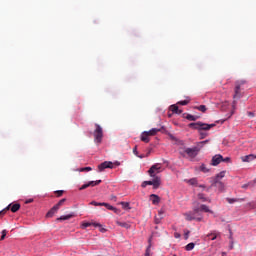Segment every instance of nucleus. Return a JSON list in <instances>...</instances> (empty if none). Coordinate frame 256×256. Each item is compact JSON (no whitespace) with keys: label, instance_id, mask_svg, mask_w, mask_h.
I'll return each instance as SVG.
<instances>
[{"label":"nucleus","instance_id":"19","mask_svg":"<svg viewBox=\"0 0 256 256\" xmlns=\"http://www.w3.org/2000/svg\"><path fill=\"white\" fill-rule=\"evenodd\" d=\"M116 224H118L119 227H123L124 229L131 228V224H129V222L116 221Z\"/></svg>","mask_w":256,"mask_h":256},{"label":"nucleus","instance_id":"53","mask_svg":"<svg viewBox=\"0 0 256 256\" xmlns=\"http://www.w3.org/2000/svg\"><path fill=\"white\" fill-rule=\"evenodd\" d=\"M254 158L256 159V155H254Z\"/></svg>","mask_w":256,"mask_h":256},{"label":"nucleus","instance_id":"5","mask_svg":"<svg viewBox=\"0 0 256 256\" xmlns=\"http://www.w3.org/2000/svg\"><path fill=\"white\" fill-rule=\"evenodd\" d=\"M185 215L186 221H203V216L195 212V208L192 212H188Z\"/></svg>","mask_w":256,"mask_h":256},{"label":"nucleus","instance_id":"27","mask_svg":"<svg viewBox=\"0 0 256 256\" xmlns=\"http://www.w3.org/2000/svg\"><path fill=\"white\" fill-rule=\"evenodd\" d=\"M225 173V171L218 173L214 179H217V181H219V179H223V177H225Z\"/></svg>","mask_w":256,"mask_h":256},{"label":"nucleus","instance_id":"16","mask_svg":"<svg viewBox=\"0 0 256 256\" xmlns=\"http://www.w3.org/2000/svg\"><path fill=\"white\" fill-rule=\"evenodd\" d=\"M170 111H172V113H176L177 115H181V113H183L182 110H179L178 105H171L170 106Z\"/></svg>","mask_w":256,"mask_h":256},{"label":"nucleus","instance_id":"29","mask_svg":"<svg viewBox=\"0 0 256 256\" xmlns=\"http://www.w3.org/2000/svg\"><path fill=\"white\" fill-rule=\"evenodd\" d=\"M198 199H199L200 201H203V203H205L206 201H208V199L205 197V194H202V193L198 194Z\"/></svg>","mask_w":256,"mask_h":256},{"label":"nucleus","instance_id":"44","mask_svg":"<svg viewBox=\"0 0 256 256\" xmlns=\"http://www.w3.org/2000/svg\"><path fill=\"white\" fill-rule=\"evenodd\" d=\"M174 237L175 239H180L181 238V234H179L178 232L174 233Z\"/></svg>","mask_w":256,"mask_h":256},{"label":"nucleus","instance_id":"18","mask_svg":"<svg viewBox=\"0 0 256 256\" xmlns=\"http://www.w3.org/2000/svg\"><path fill=\"white\" fill-rule=\"evenodd\" d=\"M159 131H161V129H159V128H152L150 131H146V133L148 134L149 137H154V135L159 133Z\"/></svg>","mask_w":256,"mask_h":256},{"label":"nucleus","instance_id":"25","mask_svg":"<svg viewBox=\"0 0 256 256\" xmlns=\"http://www.w3.org/2000/svg\"><path fill=\"white\" fill-rule=\"evenodd\" d=\"M185 249H186L187 251H193V249H195V243L191 242V243L187 244V245L185 246Z\"/></svg>","mask_w":256,"mask_h":256},{"label":"nucleus","instance_id":"40","mask_svg":"<svg viewBox=\"0 0 256 256\" xmlns=\"http://www.w3.org/2000/svg\"><path fill=\"white\" fill-rule=\"evenodd\" d=\"M80 171L81 172H83V171H93V168H91V167H84V168H81Z\"/></svg>","mask_w":256,"mask_h":256},{"label":"nucleus","instance_id":"13","mask_svg":"<svg viewBox=\"0 0 256 256\" xmlns=\"http://www.w3.org/2000/svg\"><path fill=\"white\" fill-rule=\"evenodd\" d=\"M212 187H217L219 191H223L225 189V184L220 180L214 179L212 183Z\"/></svg>","mask_w":256,"mask_h":256},{"label":"nucleus","instance_id":"33","mask_svg":"<svg viewBox=\"0 0 256 256\" xmlns=\"http://www.w3.org/2000/svg\"><path fill=\"white\" fill-rule=\"evenodd\" d=\"M90 205H94L95 207H103V203H98V202H95V201H92L90 203Z\"/></svg>","mask_w":256,"mask_h":256},{"label":"nucleus","instance_id":"46","mask_svg":"<svg viewBox=\"0 0 256 256\" xmlns=\"http://www.w3.org/2000/svg\"><path fill=\"white\" fill-rule=\"evenodd\" d=\"M133 154H134V155H137V146H135V147L133 148Z\"/></svg>","mask_w":256,"mask_h":256},{"label":"nucleus","instance_id":"48","mask_svg":"<svg viewBox=\"0 0 256 256\" xmlns=\"http://www.w3.org/2000/svg\"><path fill=\"white\" fill-rule=\"evenodd\" d=\"M207 142H208V141L205 140V141L200 142V144H201V145H204V144L207 143Z\"/></svg>","mask_w":256,"mask_h":256},{"label":"nucleus","instance_id":"42","mask_svg":"<svg viewBox=\"0 0 256 256\" xmlns=\"http://www.w3.org/2000/svg\"><path fill=\"white\" fill-rule=\"evenodd\" d=\"M121 205L123 206V209H129V203L128 202H122Z\"/></svg>","mask_w":256,"mask_h":256},{"label":"nucleus","instance_id":"11","mask_svg":"<svg viewBox=\"0 0 256 256\" xmlns=\"http://www.w3.org/2000/svg\"><path fill=\"white\" fill-rule=\"evenodd\" d=\"M219 163H223V156L221 154H216L212 157L211 165H213V167H217Z\"/></svg>","mask_w":256,"mask_h":256},{"label":"nucleus","instance_id":"51","mask_svg":"<svg viewBox=\"0 0 256 256\" xmlns=\"http://www.w3.org/2000/svg\"><path fill=\"white\" fill-rule=\"evenodd\" d=\"M200 187H203V188H205V186H203V185H200Z\"/></svg>","mask_w":256,"mask_h":256},{"label":"nucleus","instance_id":"14","mask_svg":"<svg viewBox=\"0 0 256 256\" xmlns=\"http://www.w3.org/2000/svg\"><path fill=\"white\" fill-rule=\"evenodd\" d=\"M220 235L221 233L217 231H212L211 233L205 236V241H207V239H210L211 241H215V239H217V237H220Z\"/></svg>","mask_w":256,"mask_h":256},{"label":"nucleus","instance_id":"10","mask_svg":"<svg viewBox=\"0 0 256 256\" xmlns=\"http://www.w3.org/2000/svg\"><path fill=\"white\" fill-rule=\"evenodd\" d=\"M105 169H113V162L105 161L98 165V171H105Z\"/></svg>","mask_w":256,"mask_h":256},{"label":"nucleus","instance_id":"8","mask_svg":"<svg viewBox=\"0 0 256 256\" xmlns=\"http://www.w3.org/2000/svg\"><path fill=\"white\" fill-rule=\"evenodd\" d=\"M184 153H186V155H188V157L191 159H195L196 155L199 154V147L186 148Z\"/></svg>","mask_w":256,"mask_h":256},{"label":"nucleus","instance_id":"36","mask_svg":"<svg viewBox=\"0 0 256 256\" xmlns=\"http://www.w3.org/2000/svg\"><path fill=\"white\" fill-rule=\"evenodd\" d=\"M162 219L163 218H161V216H155V223H156V225H159V223H161Z\"/></svg>","mask_w":256,"mask_h":256},{"label":"nucleus","instance_id":"54","mask_svg":"<svg viewBox=\"0 0 256 256\" xmlns=\"http://www.w3.org/2000/svg\"><path fill=\"white\" fill-rule=\"evenodd\" d=\"M0 217H1V212H0Z\"/></svg>","mask_w":256,"mask_h":256},{"label":"nucleus","instance_id":"47","mask_svg":"<svg viewBox=\"0 0 256 256\" xmlns=\"http://www.w3.org/2000/svg\"><path fill=\"white\" fill-rule=\"evenodd\" d=\"M33 203V199L26 200V204Z\"/></svg>","mask_w":256,"mask_h":256},{"label":"nucleus","instance_id":"34","mask_svg":"<svg viewBox=\"0 0 256 256\" xmlns=\"http://www.w3.org/2000/svg\"><path fill=\"white\" fill-rule=\"evenodd\" d=\"M2 236L0 238V241H3L5 239V237H7V230H2Z\"/></svg>","mask_w":256,"mask_h":256},{"label":"nucleus","instance_id":"30","mask_svg":"<svg viewBox=\"0 0 256 256\" xmlns=\"http://www.w3.org/2000/svg\"><path fill=\"white\" fill-rule=\"evenodd\" d=\"M158 217H160V219H163V217H165V209H160L158 211Z\"/></svg>","mask_w":256,"mask_h":256},{"label":"nucleus","instance_id":"15","mask_svg":"<svg viewBox=\"0 0 256 256\" xmlns=\"http://www.w3.org/2000/svg\"><path fill=\"white\" fill-rule=\"evenodd\" d=\"M150 200L152 201L153 205H159V203L161 202V198L157 194H151Z\"/></svg>","mask_w":256,"mask_h":256},{"label":"nucleus","instance_id":"22","mask_svg":"<svg viewBox=\"0 0 256 256\" xmlns=\"http://www.w3.org/2000/svg\"><path fill=\"white\" fill-rule=\"evenodd\" d=\"M72 217H73V214L60 216L59 218H57V221H69V219H72Z\"/></svg>","mask_w":256,"mask_h":256},{"label":"nucleus","instance_id":"31","mask_svg":"<svg viewBox=\"0 0 256 256\" xmlns=\"http://www.w3.org/2000/svg\"><path fill=\"white\" fill-rule=\"evenodd\" d=\"M9 209H11V204L8 205L6 208H4L2 211H0L1 217H3V215H5V213H7V211H9Z\"/></svg>","mask_w":256,"mask_h":256},{"label":"nucleus","instance_id":"35","mask_svg":"<svg viewBox=\"0 0 256 256\" xmlns=\"http://www.w3.org/2000/svg\"><path fill=\"white\" fill-rule=\"evenodd\" d=\"M190 233H191V231H189V230H184V239H185V240L189 239Z\"/></svg>","mask_w":256,"mask_h":256},{"label":"nucleus","instance_id":"50","mask_svg":"<svg viewBox=\"0 0 256 256\" xmlns=\"http://www.w3.org/2000/svg\"><path fill=\"white\" fill-rule=\"evenodd\" d=\"M249 115L253 116V114L251 112H249Z\"/></svg>","mask_w":256,"mask_h":256},{"label":"nucleus","instance_id":"12","mask_svg":"<svg viewBox=\"0 0 256 256\" xmlns=\"http://www.w3.org/2000/svg\"><path fill=\"white\" fill-rule=\"evenodd\" d=\"M99 184H101V180L90 181V182H88V183H86V184H83V185L79 188V190H80V191H83L84 189H87L88 187H95V186H97V185H99Z\"/></svg>","mask_w":256,"mask_h":256},{"label":"nucleus","instance_id":"24","mask_svg":"<svg viewBox=\"0 0 256 256\" xmlns=\"http://www.w3.org/2000/svg\"><path fill=\"white\" fill-rule=\"evenodd\" d=\"M188 121H197V119H199L198 116H193L191 114H187L185 117Z\"/></svg>","mask_w":256,"mask_h":256},{"label":"nucleus","instance_id":"20","mask_svg":"<svg viewBox=\"0 0 256 256\" xmlns=\"http://www.w3.org/2000/svg\"><path fill=\"white\" fill-rule=\"evenodd\" d=\"M9 209L12 211V213H17V211L21 209V204L19 203L13 204Z\"/></svg>","mask_w":256,"mask_h":256},{"label":"nucleus","instance_id":"41","mask_svg":"<svg viewBox=\"0 0 256 256\" xmlns=\"http://www.w3.org/2000/svg\"><path fill=\"white\" fill-rule=\"evenodd\" d=\"M55 193H56L57 197H61L63 195L64 191L63 190H57V191H55Z\"/></svg>","mask_w":256,"mask_h":256},{"label":"nucleus","instance_id":"45","mask_svg":"<svg viewBox=\"0 0 256 256\" xmlns=\"http://www.w3.org/2000/svg\"><path fill=\"white\" fill-rule=\"evenodd\" d=\"M228 161H231V158L226 157V158H223V160H222V162H224V163H227Z\"/></svg>","mask_w":256,"mask_h":256},{"label":"nucleus","instance_id":"4","mask_svg":"<svg viewBox=\"0 0 256 256\" xmlns=\"http://www.w3.org/2000/svg\"><path fill=\"white\" fill-rule=\"evenodd\" d=\"M96 129L94 130V141L98 145L103 141V128L99 124H95Z\"/></svg>","mask_w":256,"mask_h":256},{"label":"nucleus","instance_id":"7","mask_svg":"<svg viewBox=\"0 0 256 256\" xmlns=\"http://www.w3.org/2000/svg\"><path fill=\"white\" fill-rule=\"evenodd\" d=\"M157 173H161V164L159 163L152 165L148 170V174L150 175V177H157Z\"/></svg>","mask_w":256,"mask_h":256},{"label":"nucleus","instance_id":"52","mask_svg":"<svg viewBox=\"0 0 256 256\" xmlns=\"http://www.w3.org/2000/svg\"><path fill=\"white\" fill-rule=\"evenodd\" d=\"M254 183H256V178L254 179Z\"/></svg>","mask_w":256,"mask_h":256},{"label":"nucleus","instance_id":"2","mask_svg":"<svg viewBox=\"0 0 256 256\" xmlns=\"http://www.w3.org/2000/svg\"><path fill=\"white\" fill-rule=\"evenodd\" d=\"M243 85H245V81H237L235 83L234 95H233V99H234L233 105H235V103L238 99H241V97H243V94L241 93V89H242Z\"/></svg>","mask_w":256,"mask_h":256},{"label":"nucleus","instance_id":"39","mask_svg":"<svg viewBox=\"0 0 256 256\" xmlns=\"http://www.w3.org/2000/svg\"><path fill=\"white\" fill-rule=\"evenodd\" d=\"M145 256H151V246H148L145 252Z\"/></svg>","mask_w":256,"mask_h":256},{"label":"nucleus","instance_id":"37","mask_svg":"<svg viewBox=\"0 0 256 256\" xmlns=\"http://www.w3.org/2000/svg\"><path fill=\"white\" fill-rule=\"evenodd\" d=\"M178 105H189V100H182L178 102Z\"/></svg>","mask_w":256,"mask_h":256},{"label":"nucleus","instance_id":"9","mask_svg":"<svg viewBox=\"0 0 256 256\" xmlns=\"http://www.w3.org/2000/svg\"><path fill=\"white\" fill-rule=\"evenodd\" d=\"M201 211L204 213H213L211 209H209V206L202 204L199 207H194V213H198V216L201 215Z\"/></svg>","mask_w":256,"mask_h":256},{"label":"nucleus","instance_id":"38","mask_svg":"<svg viewBox=\"0 0 256 256\" xmlns=\"http://www.w3.org/2000/svg\"><path fill=\"white\" fill-rule=\"evenodd\" d=\"M87 227H91V223H89V222H84V223L82 224V229H87Z\"/></svg>","mask_w":256,"mask_h":256},{"label":"nucleus","instance_id":"1","mask_svg":"<svg viewBox=\"0 0 256 256\" xmlns=\"http://www.w3.org/2000/svg\"><path fill=\"white\" fill-rule=\"evenodd\" d=\"M188 127L199 131L201 139H205L207 137V133L203 131H209L210 129H213V127H215V124H205L203 122H196V123H190Z\"/></svg>","mask_w":256,"mask_h":256},{"label":"nucleus","instance_id":"32","mask_svg":"<svg viewBox=\"0 0 256 256\" xmlns=\"http://www.w3.org/2000/svg\"><path fill=\"white\" fill-rule=\"evenodd\" d=\"M226 201L228 203H230V205H232V203H237V201H239V199H235V198H226Z\"/></svg>","mask_w":256,"mask_h":256},{"label":"nucleus","instance_id":"3","mask_svg":"<svg viewBox=\"0 0 256 256\" xmlns=\"http://www.w3.org/2000/svg\"><path fill=\"white\" fill-rule=\"evenodd\" d=\"M147 185H152L153 189H159V187H161V177L156 176L153 178V180L144 181L142 182L141 187L145 189Z\"/></svg>","mask_w":256,"mask_h":256},{"label":"nucleus","instance_id":"17","mask_svg":"<svg viewBox=\"0 0 256 256\" xmlns=\"http://www.w3.org/2000/svg\"><path fill=\"white\" fill-rule=\"evenodd\" d=\"M253 159H255V155H253V154H249V155L242 157V161L244 163H250V161H253Z\"/></svg>","mask_w":256,"mask_h":256},{"label":"nucleus","instance_id":"26","mask_svg":"<svg viewBox=\"0 0 256 256\" xmlns=\"http://www.w3.org/2000/svg\"><path fill=\"white\" fill-rule=\"evenodd\" d=\"M102 207H107L109 211H115V207L111 206L109 203L102 202Z\"/></svg>","mask_w":256,"mask_h":256},{"label":"nucleus","instance_id":"49","mask_svg":"<svg viewBox=\"0 0 256 256\" xmlns=\"http://www.w3.org/2000/svg\"><path fill=\"white\" fill-rule=\"evenodd\" d=\"M243 187V189H247V185H244V186H242Z\"/></svg>","mask_w":256,"mask_h":256},{"label":"nucleus","instance_id":"21","mask_svg":"<svg viewBox=\"0 0 256 256\" xmlns=\"http://www.w3.org/2000/svg\"><path fill=\"white\" fill-rule=\"evenodd\" d=\"M141 141H143V143H149L150 138L146 131L141 134Z\"/></svg>","mask_w":256,"mask_h":256},{"label":"nucleus","instance_id":"28","mask_svg":"<svg viewBox=\"0 0 256 256\" xmlns=\"http://www.w3.org/2000/svg\"><path fill=\"white\" fill-rule=\"evenodd\" d=\"M200 171H202V173H209V168H207L205 164H202L200 166Z\"/></svg>","mask_w":256,"mask_h":256},{"label":"nucleus","instance_id":"23","mask_svg":"<svg viewBox=\"0 0 256 256\" xmlns=\"http://www.w3.org/2000/svg\"><path fill=\"white\" fill-rule=\"evenodd\" d=\"M194 109H197L198 111H201L202 113H205L207 111V106H205V105L195 106Z\"/></svg>","mask_w":256,"mask_h":256},{"label":"nucleus","instance_id":"6","mask_svg":"<svg viewBox=\"0 0 256 256\" xmlns=\"http://www.w3.org/2000/svg\"><path fill=\"white\" fill-rule=\"evenodd\" d=\"M66 199L63 198L61 199L56 205H54L46 214V217H53V215H55V213H57V211H59V209L61 208V206L63 205V203H65Z\"/></svg>","mask_w":256,"mask_h":256},{"label":"nucleus","instance_id":"43","mask_svg":"<svg viewBox=\"0 0 256 256\" xmlns=\"http://www.w3.org/2000/svg\"><path fill=\"white\" fill-rule=\"evenodd\" d=\"M189 183H190L191 185H195V184L197 183V180H196V179H190V180H189Z\"/></svg>","mask_w":256,"mask_h":256}]
</instances>
